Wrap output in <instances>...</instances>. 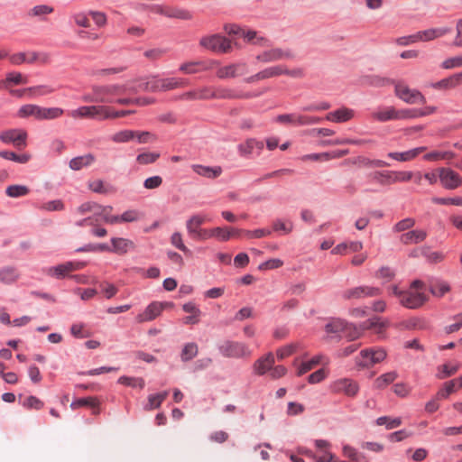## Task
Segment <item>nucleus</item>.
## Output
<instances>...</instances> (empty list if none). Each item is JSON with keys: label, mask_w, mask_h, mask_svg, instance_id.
<instances>
[{"label": "nucleus", "mask_w": 462, "mask_h": 462, "mask_svg": "<svg viewBox=\"0 0 462 462\" xmlns=\"http://www.w3.org/2000/svg\"><path fill=\"white\" fill-rule=\"evenodd\" d=\"M250 70L249 64L245 61H236L221 66L217 69L216 76L219 79H230L245 77Z\"/></svg>", "instance_id": "obj_8"}, {"label": "nucleus", "mask_w": 462, "mask_h": 462, "mask_svg": "<svg viewBox=\"0 0 462 462\" xmlns=\"http://www.w3.org/2000/svg\"><path fill=\"white\" fill-rule=\"evenodd\" d=\"M430 292L437 297H442L445 293L449 291L450 287L447 282H436L430 284Z\"/></svg>", "instance_id": "obj_56"}, {"label": "nucleus", "mask_w": 462, "mask_h": 462, "mask_svg": "<svg viewBox=\"0 0 462 462\" xmlns=\"http://www.w3.org/2000/svg\"><path fill=\"white\" fill-rule=\"evenodd\" d=\"M106 110L105 105L82 106L69 111L68 115L73 119L106 120Z\"/></svg>", "instance_id": "obj_5"}, {"label": "nucleus", "mask_w": 462, "mask_h": 462, "mask_svg": "<svg viewBox=\"0 0 462 462\" xmlns=\"http://www.w3.org/2000/svg\"><path fill=\"white\" fill-rule=\"evenodd\" d=\"M456 392V381L446 382L443 387L437 393V399H447L451 393Z\"/></svg>", "instance_id": "obj_57"}, {"label": "nucleus", "mask_w": 462, "mask_h": 462, "mask_svg": "<svg viewBox=\"0 0 462 462\" xmlns=\"http://www.w3.org/2000/svg\"><path fill=\"white\" fill-rule=\"evenodd\" d=\"M182 310L189 313L190 316L184 318L183 322L185 324H198L200 320L201 311L193 303L187 302L182 306Z\"/></svg>", "instance_id": "obj_31"}, {"label": "nucleus", "mask_w": 462, "mask_h": 462, "mask_svg": "<svg viewBox=\"0 0 462 462\" xmlns=\"http://www.w3.org/2000/svg\"><path fill=\"white\" fill-rule=\"evenodd\" d=\"M23 91L27 92L32 97H40L53 93L54 88L47 85H40L24 88Z\"/></svg>", "instance_id": "obj_49"}, {"label": "nucleus", "mask_w": 462, "mask_h": 462, "mask_svg": "<svg viewBox=\"0 0 462 462\" xmlns=\"http://www.w3.org/2000/svg\"><path fill=\"white\" fill-rule=\"evenodd\" d=\"M199 353V346L196 343L190 342L183 346L180 359L182 362H189L193 359Z\"/></svg>", "instance_id": "obj_45"}, {"label": "nucleus", "mask_w": 462, "mask_h": 462, "mask_svg": "<svg viewBox=\"0 0 462 462\" xmlns=\"http://www.w3.org/2000/svg\"><path fill=\"white\" fill-rule=\"evenodd\" d=\"M209 221L206 215L195 214L192 215L186 222L187 231L191 238H194L199 231L201 229L200 226Z\"/></svg>", "instance_id": "obj_25"}, {"label": "nucleus", "mask_w": 462, "mask_h": 462, "mask_svg": "<svg viewBox=\"0 0 462 462\" xmlns=\"http://www.w3.org/2000/svg\"><path fill=\"white\" fill-rule=\"evenodd\" d=\"M330 389L333 393H344L347 396L353 397L357 393L359 387L353 380L341 378L334 381L330 385Z\"/></svg>", "instance_id": "obj_16"}, {"label": "nucleus", "mask_w": 462, "mask_h": 462, "mask_svg": "<svg viewBox=\"0 0 462 462\" xmlns=\"http://www.w3.org/2000/svg\"><path fill=\"white\" fill-rule=\"evenodd\" d=\"M30 193V189L25 185H10L5 189V194L10 198L25 197Z\"/></svg>", "instance_id": "obj_47"}, {"label": "nucleus", "mask_w": 462, "mask_h": 462, "mask_svg": "<svg viewBox=\"0 0 462 462\" xmlns=\"http://www.w3.org/2000/svg\"><path fill=\"white\" fill-rule=\"evenodd\" d=\"M22 405L26 409L41 410L44 403L39 398L31 395L23 399Z\"/></svg>", "instance_id": "obj_59"}, {"label": "nucleus", "mask_w": 462, "mask_h": 462, "mask_svg": "<svg viewBox=\"0 0 462 462\" xmlns=\"http://www.w3.org/2000/svg\"><path fill=\"white\" fill-rule=\"evenodd\" d=\"M199 45L210 51L225 54L232 51L231 41L220 33L204 35L199 40Z\"/></svg>", "instance_id": "obj_4"}, {"label": "nucleus", "mask_w": 462, "mask_h": 462, "mask_svg": "<svg viewBox=\"0 0 462 462\" xmlns=\"http://www.w3.org/2000/svg\"><path fill=\"white\" fill-rule=\"evenodd\" d=\"M53 12V8L47 5H39L32 7L28 14L30 16H43Z\"/></svg>", "instance_id": "obj_63"}, {"label": "nucleus", "mask_w": 462, "mask_h": 462, "mask_svg": "<svg viewBox=\"0 0 462 462\" xmlns=\"http://www.w3.org/2000/svg\"><path fill=\"white\" fill-rule=\"evenodd\" d=\"M427 300L425 284L420 281H414L407 291H404L400 303L408 309H416Z\"/></svg>", "instance_id": "obj_2"}, {"label": "nucleus", "mask_w": 462, "mask_h": 462, "mask_svg": "<svg viewBox=\"0 0 462 462\" xmlns=\"http://www.w3.org/2000/svg\"><path fill=\"white\" fill-rule=\"evenodd\" d=\"M70 333L73 337L78 338H85L90 336V333L86 329L83 323L73 324L70 328Z\"/></svg>", "instance_id": "obj_61"}, {"label": "nucleus", "mask_w": 462, "mask_h": 462, "mask_svg": "<svg viewBox=\"0 0 462 462\" xmlns=\"http://www.w3.org/2000/svg\"><path fill=\"white\" fill-rule=\"evenodd\" d=\"M96 96V103L112 104L116 97L129 94V87L123 84L93 85L91 87Z\"/></svg>", "instance_id": "obj_1"}, {"label": "nucleus", "mask_w": 462, "mask_h": 462, "mask_svg": "<svg viewBox=\"0 0 462 462\" xmlns=\"http://www.w3.org/2000/svg\"><path fill=\"white\" fill-rule=\"evenodd\" d=\"M328 360L321 355L315 356L309 361L302 362L297 367V375L301 376L309 371L312 370L319 364H328Z\"/></svg>", "instance_id": "obj_27"}, {"label": "nucleus", "mask_w": 462, "mask_h": 462, "mask_svg": "<svg viewBox=\"0 0 462 462\" xmlns=\"http://www.w3.org/2000/svg\"><path fill=\"white\" fill-rule=\"evenodd\" d=\"M376 424L378 426L384 425L387 430H393L399 427L402 424V420L401 418H391L387 416H382L376 420Z\"/></svg>", "instance_id": "obj_52"}, {"label": "nucleus", "mask_w": 462, "mask_h": 462, "mask_svg": "<svg viewBox=\"0 0 462 462\" xmlns=\"http://www.w3.org/2000/svg\"><path fill=\"white\" fill-rule=\"evenodd\" d=\"M95 162V156L91 153L73 158L69 162V167L74 171H79L83 167L91 165Z\"/></svg>", "instance_id": "obj_40"}, {"label": "nucleus", "mask_w": 462, "mask_h": 462, "mask_svg": "<svg viewBox=\"0 0 462 462\" xmlns=\"http://www.w3.org/2000/svg\"><path fill=\"white\" fill-rule=\"evenodd\" d=\"M85 263L82 262H67L65 263L51 267L47 273L57 278L65 277L69 273L82 269Z\"/></svg>", "instance_id": "obj_19"}, {"label": "nucleus", "mask_w": 462, "mask_h": 462, "mask_svg": "<svg viewBox=\"0 0 462 462\" xmlns=\"http://www.w3.org/2000/svg\"><path fill=\"white\" fill-rule=\"evenodd\" d=\"M372 116L379 122L397 120V109L394 106H386L374 112Z\"/></svg>", "instance_id": "obj_33"}, {"label": "nucleus", "mask_w": 462, "mask_h": 462, "mask_svg": "<svg viewBox=\"0 0 462 462\" xmlns=\"http://www.w3.org/2000/svg\"><path fill=\"white\" fill-rule=\"evenodd\" d=\"M27 133L23 129H9L0 133V140L5 143H13L15 147L26 146Z\"/></svg>", "instance_id": "obj_13"}, {"label": "nucleus", "mask_w": 462, "mask_h": 462, "mask_svg": "<svg viewBox=\"0 0 462 462\" xmlns=\"http://www.w3.org/2000/svg\"><path fill=\"white\" fill-rule=\"evenodd\" d=\"M141 217V213L135 209L127 210L121 216H113L111 213H107L106 223L111 225L118 223H131L138 221Z\"/></svg>", "instance_id": "obj_21"}, {"label": "nucleus", "mask_w": 462, "mask_h": 462, "mask_svg": "<svg viewBox=\"0 0 462 462\" xmlns=\"http://www.w3.org/2000/svg\"><path fill=\"white\" fill-rule=\"evenodd\" d=\"M394 84V94L395 96L407 104H425L426 98L417 89L411 88L403 81H393Z\"/></svg>", "instance_id": "obj_7"}, {"label": "nucleus", "mask_w": 462, "mask_h": 462, "mask_svg": "<svg viewBox=\"0 0 462 462\" xmlns=\"http://www.w3.org/2000/svg\"><path fill=\"white\" fill-rule=\"evenodd\" d=\"M118 383L131 387H139L140 389L144 387V381L143 378L121 376L118 379Z\"/></svg>", "instance_id": "obj_60"}, {"label": "nucleus", "mask_w": 462, "mask_h": 462, "mask_svg": "<svg viewBox=\"0 0 462 462\" xmlns=\"http://www.w3.org/2000/svg\"><path fill=\"white\" fill-rule=\"evenodd\" d=\"M242 37L248 42L260 47L270 45V41L255 31H243Z\"/></svg>", "instance_id": "obj_32"}, {"label": "nucleus", "mask_w": 462, "mask_h": 462, "mask_svg": "<svg viewBox=\"0 0 462 462\" xmlns=\"http://www.w3.org/2000/svg\"><path fill=\"white\" fill-rule=\"evenodd\" d=\"M426 161L451 160L454 154L450 152H431L423 156Z\"/></svg>", "instance_id": "obj_58"}, {"label": "nucleus", "mask_w": 462, "mask_h": 462, "mask_svg": "<svg viewBox=\"0 0 462 462\" xmlns=\"http://www.w3.org/2000/svg\"><path fill=\"white\" fill-rule=\"evenodd\" d=\"M167 17L189 21L193 18V14L188 9L169 5Z\"/></svg>", "instance_id": "obj_41"}, {"label": "nucleus", "mask_w": 462, "mask_h": 462, "mask_svg": "<svg viewBox=\"0 0 462 462\" xmlns=\"http://www.w3.org/2000/svg\"><path fill=\"white\" fill-rule=\"evenodd\" d=\"M89 406L93 409V414H98L99 410V402L95 397H88V398H80L71 402V409L75 410L79 407Z\"/></svg>", "instance_id": "obj_36"}, {"label": "nucleus", "mask_w": 462, "mask_h": 462, "mask_svg": "<svg viewBox=\"0 0 462 462\" xmlns=\"http://www.w3.org/2000/svg\"><path fill=\"white\" fill-rule=\"evenodd\" d=\"M219 351L226 357L242 358L251 356L248 346L241 342L226 341L219 346Z\"/></svg>", "instance_id": "obj_11"}, {"label": "nucleus", "mask_w": 462, "mask_h": 462, "mask_svg": "<svg viewBox=\"0 0 462 462\" xmlns=\"http://www.w3.org/2000/svg\"><path fill=\"white\" fill-rule=\"evenodd\" d=\"M325 330L329 335H335L338 337H344L349 340H355L361 336V331L357 328L341 319H330L325 326Z\"/></svg>", "instance_id": "obj_3"}, {"label": "nucleus", "mask_w": 462, "mask_h": 462, "mask_svg": "<svg viewBox=\"0 0 462 462\" xmlns=\"http://www.w3.org/2000/svg\"><path fill=\"white\" fill-rule=\"evenodd\" d=\"M111 245L110 252L117 254H125L128 251L135 248V245L132 240L123 237H113Z\"/></svg>", "instance_id": "obj_23"}, {"label": "nucleus", "mask_w": 462, "mask_h": 462, "mask_svg": "<svg viewBox=\"0 0 462 462\" xmlns=\"http://www.w3.org/2000/svg\"><path fill=\"white\" fill-rule=\"evenodd\" d=\"M162 79L158 76H150L142 79L137 87L129 88V94H136L139 91L159 92L161 89Z\"/></svg>", "instance_id": "obj_18"}, {"label": "nucleus", "mask_w": 462, "mask_h": 462, "mask_svg": "<svg viewBox=\"0 0 462 462\" xmlns=\"http://www.w3.org/2000/svg\"><path fill=\"white\" fill-rule=\"evenodd\" d=\"M452 31L451 27L448 26H442V27H436V28H429L423 31H420V42H430L434 41L436 39L441 38L448 33H450Z\"/></svg>", "instance_id": "obj_22"}, {"label": "nucleus", "mask_w": 462, "mask_h": 462, "mask_svg": "<svg viewBox=\"0 0 462 462\" xmlns=\"http://www.w3.org/2000/svg\"><path fill=\"white\" fill-rule=\"evenodd\" d=\"M300 346V343L294 342L278 348L276 351L278 359L282 360L291 356L299 349Z\"/></svg>", "instance_id": "obj_51"}, {"label": "nucleus", "mask_w": 462, "mask_h": 462, "mask_svg": "<svg viewBox=\"0 0 462 462\" xmlns=\"http://www.w3.org/2000/svg\"><path fill=\"white\" fill-rule=\"evenodd\" d=\"M371 178L381 185L394 184L393 171H374L371 174Z\"/></svg>", "instance_id": "obj_43"}, {"label": "nucleus", "mask_w": 462, "mask_h": 462, "mask_svg": "<svg viewBox=\"0 0 462 462\" xmlns=\"http://www.w3.org/2000/svg\"><path fill=\"white\" fill-rule=\"evenodd\" d=\"M354 116V110L347 107H341L337 110L327 114L326 119L335 123H344L351 120Z\"/></svg>", "instance_id": "obj_26"}, {"label": "nucleus", "mask_w": 462, "mask_h": 462, "mask_svg": "<svg viewBox=\"0 0 462 462\" xmlns=\"http://www.w3.org/2000/svg\"><path fill=\"white\" fill-rule=\"evenodd\" d=\"M363 83L374 87H383L388 84H393V80L389 79L382 78L379 76H368L363 79Z\"/></svg>", "instance_id": "obj_53"}, {"label": "nucleus", "mask_w": 462, "mask_h": 462, "mask_svg": "<svg viewBox=\"0 0 462 462\" xmlns=\"http://www.w3.org/2000/svg\"><path fill=\"white\" fill-rule=\"evenodd\" d=\"M426 147H417L402 152H389L387 156L398 162H409L415 159L419 154L423 152Z\"/></svg>", "instance_id": "obj_29"}, {"label": "nucleus", "mask_w": 462, "mask_h": 462, "mask_svg": "<svg viewBox=\"0 0 462 462\" xmlns=\"http://www.w3.org/2000/svg\"><path fill=\"white\" fill-rule=\"evenodd\" d=\"M160 157V153L145 152L136 157V162L141 165H147L155 162Z\"/></svg>", "instance_id": "obj_55"}, {"label": "nucleus", "mask_w": 462, "mask_h": 462, "mask_svg": "<svg viewBox=\"0 0 462 462\" xmlns=\"http://www.w3.org/2000/svg\"><path fill=\"white\" fill-rule=\"evenodd\" d=\"M189 81L181 78H162L161 89L162 91H170L176 88L186 87Z\"/></svg>", "instance_id": "obj_35"}, {"label": "nucleus", "mask_w": 462, "mask_h": 462, "mask_svg": "<svg viewBox=\"0 0 462 462\" xmlns=\"http://www.w3.org/2000/svg\"><path fill=\"white\" fill-rule=\"evenodd\" d=\"M191 169L198 175L208 179H216L222 173V169L219 166L209 167L200 164H193L191 166Z\"/></svg>", "instance_id": "obj_30"}, {"label": "nucleus", "mask_w": 462, "mask_h": 462, "mask_svg": "<svg viewBox=\"0 0 462 462\" xmlns=\"http://www.w3.org/2000/svg\"><path fill=\"white\" fill-rule=\"evenodd\" d=\"M260 94H238L233 89L226 87H214V99H237V98H252L258 97Z\"/></svg>", "instance_id": "obj_20"}, {"label": "nucleus", "mask_w": 462, "mask_h": 462, "mask_svg": "<svg viewBox=\"0 0 462 462\" xmlns=\"http://www.w3.org/2000/svg\"><path fill=\"white\" fill-rule=\"evenodd\" d=\"M387 356V352L383 347H369L363 349L356 357V364L363 368H369L383 362Z\"/></svg>", "instance_id": "obj_6"}, {"label": "nucleus", "mask_w": 462, "mask_h": 462, "mask_svg": "<svg viewBox=\"0 0 462 462\" xmlns=\"http://www.w3.org/2000/svg\"><path fill=\"white\" fill-rule=\"evenodd\" d=\"M388 327V321L383 320L380 318H373L365 323L366 328L374 330V332L380 337L383 336Z\"/></svg>", "instance_id": "obj_37"}, {"label": "nucleus", "mask_w": 462, "mask_h": 462, "mask_svg": "<svg viewBox=\"0 0 462 462\" xmlns=\"http://www.w3.org/2000/svg\"><path fill=\"white\" fill-rule=\"evenodd\" d=\"M439 180L447 189H455L462 184L459 174L449 168H439Z\"/></svg>", "instance_id": "obj_14"}, {"label": "nucleus", "mask_w": 462, "mask_h": 462, "mask_svg": "<svg viewBox=\"0 0 462 462\" xmlns=\"http://www.w3.org/2000/svg\"><path fill=\"white\" fill-rule=\"evenodd\" d=\"M19 277L18 271L12 266H5L0 269V282L5 284H11Z\"/></svg>", "instance_id": "obj_39"}, {"label": "nucleus", "mask_w": 462, "mask_h": 462, "mask_svg": "<svg viewBox=\"0 0 462 462\" xmlns=\"http://www.w3.org/2000/svg\"><path fill=\"white\" fill-rule=\"evenodd\" d=\"M382 292L380 288L362 285L353 288H348L342 291L341 297L346 300H361L365 298H372L380 295Z\"/></svg>", "instance_id": "obj_9"}, {"label": "nucleus", "mask_w": 462, "mask_h": 462, "mask_svg": "<svg viewBox=\"0 0 462 462\" xmlns=\"http://www.w3.org/2000/svg\"><path fill=\"white\" fill-rule=\"evenodd\" d=\"M275 359L273 353H268L265 356L257 359L254 364V371L258 375H263L268 371H271L274 365Z\"/></svg>", "instance_id": "obj_24"}, {"label": "nucleus", "mask_w": 462, "mask_h": 462, "mask_svg": "<svg viewBox=\"0 0 462 462\" xmlns=\"http://www.w3.org/2000/svg\"><path fill=\"white\" fill-rule=\"evenodd\" d=\"M134 138L139 143H147L157 140V136L148 131H134Z\"/></svg>", "instance_id": "obj_62"}, {"label": "nucleus", "mask_w": 462, "mask_h": 462, "mask_svg": "<svg viewBox=\"0 0 462 462\" xmlns=\"http://www.w3.org/2000/svg\"><path fill=\"white\" fill-rule=\"evenodd\" d=\"M0 157L5 158L6 160L14 161L18 163H26L31 159L29 154H21L18 155L14 152L2 151L0 152Z\"/></svg>", "instance_id": "obj_54"}, {"label": "nucleus", "mask_w": 462, "mask_h": 462, "mask_svg": "<svg viewBox=\"0 0 462 462\" xmlns=\"http://www.w3.org/2000/svg\"><path fill=\"white\" fill-rule=\"evenodd\" d=\"M461 367L459 363L455 365L444 364L438 367L436 377L438 379H445L455 374Z\"/></svg>", "instance_id": "obj_42"}, {"label": "nucleus", "mask_w": 462, "mask_h": 462, "mask_svg": "<svg viewBox=\"0 0 462 462\" xmlns=\"http://www.w3.org/2000/svg\"><path fill=\"white\" fill-rule=\"evenodd\" d=\"M397 377L396 372L385 373L375 379L374 386L377 389H383L392 383Z\"/></svg>", "instance_id": "obj_48"}, {"label": "nucleus", "mask_w": 462, "mask_h": 462, "mask_svg": "<svg viewBox=\"0 0 462 462\" xmlns=\"http://www.w3.org/2000/svg\"><path fill=\"white\" fill-rule=\"evenodd\" d=\"M441 67L445 69H451L462 67V55L446 59L441 63Z\"/></svg>", "instance_id": "obj_64"}, {"label": "nucleus", "mask_w": 462, "mask_h": 462, "mask_svg": "<svg viewBox=\"0 0 462 462\" xmlns=\"http://www.w3.org/2000/svg\"><path fill=\"white\" fill-rule=\"evenodd\" d=\"M42 106L35 104H26L22 106L17 111V116L20 118L33 117L41 121Z\"/></svg>", "instance_id": "obj_28"}, {"label": "nucleus", "mask_w": 462, "mask_h": 462, "mask_svg": "<svg viewBox=\"0 0 462 462\" xmlns=\"http://www.w3.org/2000/svg\"><path fill=\"white\" fill-rule=\"evenodd\" d=\"M168 394V391H164L157 394L149 395L148 403L145 405L144 409L146 411H152L159 408L162 402L167 398Z\"/></svg>", "instance_id": "obj_46"}, {"label": "nucleus", "mask_w": 462, "mask_h": 462, "mask_svg": "<svg viewBox=\"0 0 462 462\" xmlns=\"http://www.w3.org/2000/svg\"><path fill=\"white\" fill-rule=\"evenodd\" d=\"M427 237V233L424 230H411L401 236V242L404 245L418 244L422 242Z\"/></svg>", "instance_id": "obj_34"}, {"label": "nucleus", "mask_w": 462, "mask_h": 462, "mask_svg": "<svg viewBox=\"0 0 462 462\" xmlns=\"http://www.w3.org/2000/svg\"><path fill=\"white\" fill-rule=\"evenodd\" d=\"M64 114V110L60 107H45L42 106L41 121L43 120H54L61 117Z\"/></svg>", "instance_id": "obj_44"}, {"label": "nucleus", "mask_w": 462, "mask_h": 462, "mask_svg": "<svg viewBox=\"0 0 462 462\" xmlns=\"http://www.w3.org/2000/svg\"><path fill=\"white\" fill-rule=\"evenodd\" d=\"M112 211L113 207L102 206L93 201L85 202L77 208V212L79 215L92 213V216L100 217V218L103 219L105 222L106 220L107 213H112Z\"/></svg>", "instance_id": "obj_12"}, {"label": "nucleus", "mask_w": 462, "mask_h": 462, "mask_svg": "<svg viewBox=\"0 0 462 462\" xmlns=\"http://www.w3.org/2000/svg\"><path fill=\"white\" fill-rule=\"evenodd\" d=\"M171 303L153 301L145 310L136 316L138 323L152 321L159 317L165 307L171 306Z\"/></svg>", "instance_id": "obj_15"}, {"label": "nucleus", "mask_w": 462, "mask_h": 462, "mask_svg": "<svg viewBox=\"0 0 462 462\" xmlns=\"http://www.w3.org/2000/svg\"><path fill=\"white\" fill-rule=\"evenodd\" d=\"M134 139V130H122L111 136V140L116 143H128Z\"/></svg>", "instance_id": "obj_50"}, {"label": "nucleus", "mask_w": 462, "mask_h": 462, "mask_svg": "<svg viewBox=\"0 0 462 462\" xmlns=\"http://www.w3.org/2000/svg\"><path fill=\"white\" fill-rule=\"evenodd\" d=\"M462 84V71L435 83V88H453Z\"/></svg>", "instance_id": "obj_38"}, {"label": "nucleus", "mask_w": 462, "mask_h": 462, "mask_svg": "<svg viewBox=\"0 0 462 462\" xmlns=\"http://www.w3.org/2000/svg\"><path fill=\"white\" fill-rule=\"evenodd\" d=\"M284 70H282V65H276L265 68L264 69L246 77L244 79V82L247 84H252L257 81L275 78L283 75Z\"/></svg>", "instance_id": "obj_17"}, {"label": "nucleus", "mask_w": 462, "mask_h": 462, "mask_svg": "<svg viewBox=\"0 0 462 462\" xmlns=\"http://www.w3.org/2000/svg\"><path fill=\"white\" fill-rule=\"evenodd\" d=\"M294 57V52L289 49L273 48L256 55L255 60L262 63H270L282 60H292Z\"/></svg>", "instance_id": "obj_10"}]
</instances>
